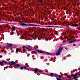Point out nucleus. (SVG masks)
<instances>
[{"instance_id": "nucleus-22", "label": "nucleus", "mask_w": 80, "mask_h": 80, "mask_svg": "<svg viewBox=\"0 0 80 80\" xmlns=\"http://www.w3.org/2000/svg\"><path fill=\"white\" fill-rule=\"evenodd\" d=\"M2 64V62H0V65H1Z\"/></svg>"}, {"instance_id": "nucleus-26", "label": "nucleus", "mask_w": 80, "mask_h": 80, "mask_svg": "<svg viewBox=\"0 0 80 80\" xmlns=\"http://www.w3.org/2000/svg\"><path fill=\"white\" fill-rule=\"evenodd\" d=\"M29 25L30 26H31L32 25V24H30Z\"/></svg>"}, {"instance_id": "nucleus-16", "label": "nucleus", "mask_w": 80, "mask_h": 80, "mask_svg": "<svg viewBox=\"0 0 80 80\" xmlns=\"http://www.w3.org/2000/svg\"><path fill=\"white\" fill-rule=\"evenodd\" d=\"M27 67H28V66H25V67H24L23 68H24V69H26V68H27Z\"/></svg>"}, {"instance_id": "nucleus-4", "label": "nucleus", "mask_w": 80, "mask_h": 80, "mask_svg": "<svg viewBox=\"0 0 80 80\" xmlns=\"http://www.w3.org/2000/svg\"><path fill=\"white\" fill-rule=\"evenodd\" d=\"M25 48L27 50H29V49H31V46H27L25 47Z\"/></svg>"}, {"instance_id": "nucleus-9", "label": "nucleus", "mask_w": 80, "mask_h": 80, "mask_svg": "<svg viewBox=\"0 0 80 80\" xmlns=\"http://www.w3.org/2000/svg\"><path fill=\"white\" fill-rule=\"evenodd\" d=\"M2 63H5V64H7V62L4 61H3L2 62Z\"/></svg>"}, {"instance_id": "nucleus-3", "label": "nucleus", "mask_w": 80, "mask_h": 80, "mask_svg": "<svg viewBox=\"0 0 80 80\" xmlns=\"http://www.w3.org/2000/svg\"><path fill=\"white\" fill-rule=\"evenodd\" d=\"M16 63L15 62L13 61H12L11 62H10L8 63V64L11 65H13L15 64Z\"/></svg>"}, {"instance_id": "nucleus-34", "label": "nucleus", "mask_w": 80, "mask_h": 80, "mask_svg": "<svg viewBox=\"0 0 80 80\" xmlns=\"http://www.w3.org/2000/svg\"><path fill=\"white\" fill-rule=\"evenodd\" d=\"M13 21H14V20H13Z\"/></svg>"}, {"instance_id": "nucleus-7", "label": "nucleus", "mask_w": 80, "mask_h": 80, "mask_svg": "<svg viewBox=\"0 0 80 80\" xmlns=\"http://www.w3.org/2000/svg\"><path fill=\"white\" fill-rule=\"evenodd\" d=\"M20 25H22V26H25L26 25V24L23 23H20Z\"/></svg>"}, {"instance_id": "nucleus-12", "label": "nucleus", "mask_w": 80, "mask_h": 80, "mask_svg": "<svg viewBox=\"0 0 80 80\" xmlns=\"http://www.w3.org/2000/svg\"><path fill=\"white\" fill-rule=\"evenodd\" d=\"M75 41H74V40H72V41H70L69 42V43H73V42H75Z\"/></svg>"}, {"instance_id": "nucleus-19", "label": "nucleus", "mask_w": 80, "mask_h": 80, "mask_svg": "<svg viewBox=\"0 0 80 80\" xmlns=\"http://www.w3.org/2000/svg\"><path fill=\"white\" fill-rule=\"evenodd\" d=\"M57 80H61V79L60 78H57Z\"/></svg>"}, {"instance_id": "nucleus-6", "label": "nucleus", "mask_w": 80, "mask_h": 80, "mask_svg": "<svg viewBox=\"0 0 80 80\" xmlns=\"http://www.w3.org/2000/svg\"><path fill=\"white\" fill-rule=\"evenodd\" d=\"M37 52H38V53H43V52L42 51H40L39 50H37Z\"/></svg>"}, {"instance_id": "nucleus-27", "label": "nucleus", "mask_w": 80, "mask_h": 80, "mask_svg": "<svg viewBox=\"0 0 80 80\" xmlns=\"http://www.w3.org/2000/svg\"><path fill=\"white\" fill-rule=\"evenodd\" d=\"M77 41L78 42L80 41V40H78Z\"/></svg>"}, {"instance_id": "nucleus-31", "label": "nucleus", "mask_w": 80, "mask_h": 80, "mask_svg": "<svg viewBox=\"0 0 80 80\" xmlns=\"http://www.w3.org/2000/svg\"><path fill=\"white\" fill-rule=\"evenodd\" d=\"M25 65H27V64H26Z\"/></svg>"}, {"instance_id": "nucleus-21", "label": "nucleus", "mask_w": 80, "mask_h": 80, "mask_svg": "<svg viewBox=\"0 0 80 80\" xmlns=\"http://www.w3.org/2000/svg\"><path fill=\"white\" fill-rule=\"evenodd\" d=\"M58 75L57 74L55 75V77H58Z\"/></svg>"}, {"instance_id": "nucleus-14", "label": "nucleus", "mask_w": 80, "mask_h": 80, "mask_svg": "<svg viewBox=\"0 0 80 80\" xmlns=\"http://www.w3.org/2000/svg\"><path fill=\"white\" fill-rule=\"evenodd\" d=\"M50 75H51V77H53V75H54L53 73H51Z\"/></svg>"}, {"instance_id": "nucleus-20", "label": "nucleus", "mask_w": 80, "mask_h": 80, "mask_svg": "<svg viewBox=\"0 0 80 80\" xmlns=\"http://www.w3.org/2000/svg\"><path fill=\"white\" fill-rule=\"evenodd\" d=\"M20 70H23V68L22 67L20 68Z\"/></svg>"}, {"instance_id": "nucleus-28", "label": "nucleus", "mask_w": 80, "mask_h": 80, "mask_svg": "<svg viewBox=\"0 0 80 80\" xmlns=\"http://www.w3.org/2000/svg\"><path fill=\"white\" fill-rule=\"evenodd\" d=\"M63 74H62L61 75L62 76H63Z\"/></svg>"}, {"instance_id": "nucleus-15", "label": "nucleus", "mask_w": 80, "mask_h": 80, "mask_svg": "<svg viewBox=\"0 0 80 80\" xmlns=\"http://www.w3.org/2000/svg\"><path fill=\"white\" fill-rule=\"evenodd\" d=\"M20 65L19 64H17L16 65V68H18V67H19Z\"/></svg>"}, {"instance_id": "nucleus-2", "label": "nucleus", "mask_w": 80, "mask_h": 80, "mask_svg": "<svg viewBox=\"0 0 80 80\" xmlns=\"http://www.w3.org/2000/svg\"><path fill=\"white\" fill-rule=\"evenodd\" d=\"M72 77H73V79H77L80 77V74H74Z\"/></svg>"}, {"instance_id": "nucleus-25", "label": "nucleus", "mask_w": 80, "mask_h": 80, "mask_svg": "<svg viewBox=\"0 0 80 80\" xmlns=\"http://www.w3.org/2000/svg\"><path fill=\"white\" fill-rule=\"evenodd\" d=\"M2 56L0 55V58H2Z\"/></svg>"}, {"instance_id": "nucleus-18", "label": "nucleus", "mask_w": 80, "mask_h": 80, "mask_svg": "<svg viewBox=\"0 0 80 80\" xmlns=\"http://www.w3.org/2000/svg\"><path fill=\"white\" fill-rule=\"evenodd\" d=\"M58 77H59V78H62V77L60 75H58Z\"/></svg>"}, {"instance_id": "nucleus-23", "label": "nucleus", "mask_w": 80, "mask_h": 80, "mask_svg": "<svg viewBox=\"0 0 80 80\" xmlns=\"http://www.w3.org/2000/svg\"><path fill=\"white\" fill-rule=\"evenodd\" d=\"M40 2H42V0H41L40 1H39Z\"/></svg>"}, {"instance_id": "nucleus-24", "label": "nucleus", "mask_w": 80, "mask_h": 80, "mask_svg": "<svg viewBox=\"0 0 80 80\" xmlns=\"http://www.w3.org/2000/svg\"><path fill=\"white\" fill-rule=\"evenodd\" d=\"M45 54H46V55H47V54H48V52H46L45 53Z\"/></svg>"}, {"instance_id": "nucleus-5", "label": "nucleus", "mask_w": 80, "mask_h": 80, "mask_svg": "<svg viewBox=\"0 0 80 80\" xmlns=\"http://www.w3.org/2000/svg\"><path fill=\"white\" fill-rule=\"evenodd\" d=\"M71 25V26H72V27H78V24H73V23H72V25Z\"/></svg>"}, {"instance_id": "nucleus-30", "label": "nucleus", "mask_w": 80, "mask_h": 80, "mask_svg": "<svg viewBox=\"0 0 80 80\" xmlns=\"http://www.w3.org/2000/svg\"><path fill=\"white\" fill-rule=\"evenodd\" d=\"M65 49H66V50H67V48H65Z\"/></svg>"}, {"instance_id": "nucleus-1", "label": "nucleus", "mask_w": 80, "mask_h": 80, "mask_svg": "<svg viewBox=\"0 0 80 80\" xmlns=\"http://www.w3.org/2000/svg\"><path fill=\"white\" fill-rule=\"evenodd\" d=\"M62 50V48L61 47L59 48L58 50L57 51L56 54V55H59L60 54V53H61Z\"/></svg>"}, {"instance_id": "nucleus-33", "label": "nucleus", "mask_w": 80, "mask_h": 80, "mask_svg": "<svg viewBox=\"0 0 80 80\" xmlns=\"http://www.w3.org/2000/svg\"><path fill=\"white\" fill-rule=\"evenodd\" d=\"M20 51H19V52H20Z\"/></svg>"}, {"instance_id": "nucleus-8", "label": "nucleus", "mask_w": 80, "mask_h": 80, "mask_svg": "<svg viewBox=\"0 0 80 80\" xmlns=\"http://www.w3.org/2000/svg\"><path fill=\"white\" fill-rule=\"evenodd\" d=\"M15 27H12V30L14 31L15 30Z\"/></svg>"}, {"instance_id": "nucleus-11", "label": "nucleus", "mask_w": 80, "mask_h": 80, "mask_svg": "<svg viewBox=\"0 0 80 80\" xmlns=\"http://www.w3.org/2000/svg\"><path fill=\"white\" fill-rule=\"evenodd\" d=\"M38 69H35L34 70V72H38Z\"/></svg>"}, {"instance_id": "nucleus-29", "label": "nucleus", "mask_w": 80, "mask_h": 80, "mask_svg": "<svg viewBox=\"0 0 80 80\" xmlns=\"http://www.w3.org/2000/svg\"><path fill=\"white\" fill-rule=\"evenodd\" d=\"M46 72H48V71H46Z\"/></svg>"}, {"instance_id": "nucleus-13", "label": "nucleus", "mask_w": 80, "mask_h": 80, "mask_svg": "<svg viewBox=\"0 0 80 80\" xmlns=\"http://www.w3.org/2000/svg\"><path fill=\"white\" fill-rule=\"evenodd\" d=\"M46 27H54V26H46Z\"/></svg>"}, {"instance_id": "nucleus-32", "label": "nucleus", "mask_w": 80, "mask_h": 80, "mask_svg": "<svg viewBox=\"0 0 80 80\" xmlns=\"http://www.w3.org/2000/svg\"><path fill=\"white\" fill-rule=\"evenodd\" d=\"M70 78V77L68 78Z\"/></svg>"}, {"instance_id": "nucleus-10", "label": "nucleus", "mask_w": 80, "mask_h": 80, "mask_svg": "<svg viewBox=\"0 0 80 80\" xmlns=\"http://www.w3.org/2000/svg\"><path fill=\"white\" fill-rule=\"evenodd\" d=\"M8 46L9 47H10V46H12V44H7Z\"/></svg>"}, {"instance_id": "nucleus-17", "label": "nucleus", "mask_w": 80, "mask_h": 80, "mask_svg": "<svg viewBox=\"0 0 80 80\" xmlns=\"http://www.w3.org/2000/svg\"><path fill=\"white\" fill-rule=\"evenodd\" d=\"M18 50H19V48H16V51H17V52H18Z\"/></svg>"}]
</instances>
